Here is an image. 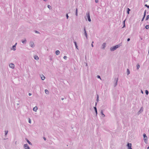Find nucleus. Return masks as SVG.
<instances>
[{"label": "nucleus", "instance_id": "f257e3e1", "mask_svg": "<svg viewBox=\"0 0 149 149\" xmlns=\"http://www.w3.org/2000/svg\"><path fill=\"white\" fill-rule=\"evenodd\" d=\"M120 47L119 45H116L115 46L111 47L110 48L111 51L113 52L116 50L118 48Z\"/></svg>", "mask_w": 149, "mask_h": 149}, {"label": "nucleus", "instance_id": "f03ea898", "mask_svg": "<svg viewBox=\"0 0 149 149\" xmlns=\"http://www.w3.org/2000/svg\"><path fill=\"white\" fill-rule=\"evenodd\" d=\"M85 18L86 20H87V19L89 22H91V19L90 18V14L89 13H86V16L85 17Z\"/></svg>", "mask_w": 149, "mask_h": 149}, {"label": "nucleus", "instance_id": "7ed1b4c3", "mask_svg": "<svg viewBox=\"0 0 149 149\" xmlns=\"http://www.w3.org/2000/svg\"><path fill=\"white\" fill-rule=\"evenodd\" d=\"M24 149H31L28 145L27 144H24L23 146Z\"/></svg>", "mask_w": 149, "mask_h": 149}, {"label": "nucleus", "instance_id": "20e7f679", "mask_svg": "<svg viewBox=\"0 0 149 149\" xmlns=\"http://www.w3.org/2000/svg\"><path fill=\"white\" fill-rule=\"evenodd\" d=\"M29 46L32 48H33L35 47L34 42L32 41H31L29 43Z\"/></svg>", "mask_w": 149, "mask_h": 149}, {"label": "nucleus", "instance_id": "39448f33", "mask_svg": "<svg viewBox=\"0 0 149 149\" xmlns=\"http://www.w3.org/2000/svg\"><path fill=\"white\" fill-rule=\"evenodd\" d=\"M143 136L144 141L146 143L147 141V137L145 134H143Z\"/></svg>", "mask_w": 149, "mask_h": 149}, {"label": "nucleus", "instance_id": "423d86ee", "mask_svg": "<svg viewBox=\"0 0 149 149\" xmlns=\"http://www.w3.org/2000/svg\"><path fill=\"white\" fill-rule=\"evenodd\" d=\"M106 45L107 44L106 43L104 42L101 45V48L103 49H104L106 47Z\"/></svg>", "mask_w": 149, "mask_h": 149}, {"label": "nucleus", "instance_id": "0eeeda50", "mask_svg": "<svg viewBox=\"0 0 149 149\" xmlns=\"http://www.w3.org/2000/svg\"><path fill=\"white\" fill-rule=\"evenodd\" d=\"M9 66L10 68L13 69L15 68V65L13 63H11L9 64Z\"/></svg>", "mask_w": 149, "mask_h": 149}, {"label": "nucleus", "instance_id": "6e6552de", "mask_svg": "<svg viewBox=\"0 0 149 149\" xmlns=\"http://www.w3.org/2000/svg\"><path fill=\"white\" fill-rule=\"evenodd\" d=\"M22 42L23 44H25L26 43L27 40L26 38H24L22 40Z\"/></svg>", "mask_w": 149, "mask_h": 149}, {"label": "nucleus", "instance_id": "1a4fd4ad", "mask_svg": "<svg viewBox=\"0 0 149 149\" xmlns=\"http://www.w3.org/2000/svg\"><path fill=\"white\" fill-rule=\"evenodd\" d=\"M11 50H13L14 51H15L16 50V47H15V46H13L11 48Z\"/></svg>", "mask_w": 149, "mask_h": 149}, {"label": "nucleus", "instance_id": "9d476101", "mask_svg": "<svg viewBox=\"0 0 149 149\" xmlns=\"http://www.w3.org/2000/svg\"><path fill=\"white\" fill-rule=\"evenodd\" d=\"M40 77H41V79L42 80H44L45 79V76L43 75V74L41 75L40 76Z\"/></svg>", "mask_w": 149, "mask_h": 149}, {"label": "nucleus", "instance_id": "9b49d317", "mask_svg": "<svg viewBox=\"0 0 149 149\" xmlns=\"http://www.w3.org/2000/svg\"><path fill=\"white\" fill-rule=\"evenodd\" d=\"M143 107H141L140 110L138 111V113L139 114L141 113L143 111Z\"/></svg>", "mask_w": 149, "mask_h": 149}, {"label": "nucleus", "instance_id": "f8f14e48", "mask_svg": "<svg viewBox=\"0 0 149 149\" xmlns=\"http://www.w3.org/2000/svg\"><path fill=\"white\" fill-rule=\"evenodd\" d=\"M38 107L37 106H36L33 108V110L35 111L36 112L38 110Z\"/></svg>", "mask_w": 149, "mask_h": 149}, {"label": "nucleus", "instance_id": "ddd939ff", "mask_svg": "<svg viewBox=\"0 0 149 149\" xmlns=\"http://www.w3.org/2000/svg\"><path fill=\"white\" fill-rule=\"evenodd\" d=\"M34 58L36 60H39V57H38L36 55H35L34 56Z\"/></svg>", "mask_w": 149, "mask_h": 149}, {"label": "nucleus", "instance_id": "4468645a", "mask_svg": "<svg viewBox=\"0 0 149 149\" xmlns=\"http://www.w3.org/2000/svg\"><path fill=\"white\" fill-rule=\"evenodd\" d=\"M127 146L128 147V149L131 148L132 146L131 143H128L127 144Z\"/></svg>", "mask_w": 149, "mask_h": 149}, {"label": "nucleus", "instance_id": "2eb2a0df", "mask_svg": "<svg viewBox=\"0 0 149 149\" xmlns=\"http://www.w3.org/2000/svg\"><path fill=\"white\" fill-rule=\"evenodd\" d=\"M60 52L59 50H56L55 52L56 54V55H58L60 54Z\"/></svg>", "mask_w": 149, "mask_h": 149}, {"label": "nucleus", "instance_id": "dca6fc26", "mask_svg": "<svg viewBox=\"0 0 149 149\" xmlns=\"http://www.w3.org/2000/svg\"><path fill=\"white\" fill-rule=\"evenodd\" d=\"M25 139L26 140V141H27V143L29 145H32V144L27 139Z\"/></svg>", "mask_w": 149, "mask_h": 149}, {"label": "nucleus", "instance_id": "f3484780", "mask_svg": "<svg viewBox=\"0 0 149 149\" xmlns=\"http://www.w3.org/2000/svg\"><path fill=\"white\" fill-rule=\"evenodd\" d=\"M84 34H85V36L87 38V33L86 32V29H84Z\"/></svg>", "mask_w": 149, "mask_h": 149}, {"label": "nucleus", "instance_id": "a211bd4d", "mask_svg": "<svg viewBox=\"0 0 149 149\" xmlns=\"http://www.w3.org/2000/svg\"><path fill=\"white\" fill-rule=\"evenodd\" d=\"M74 44H75V47H76V48L77 49H78V46L77 45V43H76V42H74Z\"/></svg>", "mask_w": 149, "mask_h": 149}, {"label": "nucleus", "instance_id": "6ab92c4d", "mask_svg": "<svg viewBox=\"0 0 149 149\" xmlns=\"http://www.w3.org/2000/svg\"><path fill=\"white\" fill-rule=\"evenodd\" d=\"M101 113L102 115V117L103 118L105 116V115L103 113V112L102 111L101 112Z\"/></svg>", "mask_w": 149, "mask_h": 149}, {"label": "nucleus", "instance_id": "aec40b11", "mask_svg": "<svg viewBox=\"0 0 149 149\" xmlns=\"http://www.w3.org/2000/svg\"><path fill=\"white\" fill-rule=\"evenodd\" d=\"M94 110H95V112L96 113V115H97V110L96 108V107H94Z\"/></svg>", "mask_w": 149, "mask_h": 149}, {"label": "nucleus", "instance_id": "412c9836", "mask_svg": "<svg viewBox=\"0 0 149 149\" xmlns=\"http://www.w3.org/2000/svg\"><path fill=\"white\" fill-rule=\"evenodd\" d=\"M45 93L47 94H48L49 93V91L47 89H45Z\"/></svg>", "mask_w": 149, "mask_h": 149}, {"label": "nucleus", "instance_id": "4be33fe9", "mask_svg": "<svg viewBox=\"0 0 149 149\" xmlns=\"http://www.w3.org/2000/svg\"><path fill=\"white\" fill-rule=\"evenodd\" d=\"M127 75H128L129 74H130V70H129V69H127Z\"/></svg>", "mask_w": 149, "mask_h": 149}, {"label": "nucleus", "instance_id": "5701e85b", "mask_svg": "<svg viewBox=\"0 0 149 149\" xmlns=\"http://www.w3.org/2000/svg\"><path fill=\"white\" fill-rule=\"evenodd\" d=\"M127 13L129 14V12L130 11V9L128 8H127Z\"/></svg>", "mask_w": 149, "mask_h": 149}, {"label": "nucleus", "instance_id": "b1692460", "mask_svg": "<svg viewBox=\"0 0 149 149\" xmlns=\"http://www.w3.org/2000/svg\"><path fill=\"white\" fill-rule=\"evenodd\" d=\"M145 28L146 29H149V25H147L145 26Z\"/></svg>", "mask_w": 149, "mask_h": 149}, {"label": "nucleus", "instance_id": "393cba45", "mask_svg": "<svg viewBox=\"0 0 149 149\" xmlns=\"http://www.w3.org/2000/svg\"><path fill=\"white\" fill-rule=\"evenodd\" d=\"M137 68L138 69L140 68V65L139 64H137L136 65Z\"/></svg>", "mask_w": 149, "mask_h": 149}, {"label": "nucleus", "instance_id": "a878e982", "mask_svg": "<svg viewBox=\"0 0 149 149\" xmlns=\"http://www.w3.org/2000/svg\"><path fill=\"white\" fill-rule=\"evenodd\" d=\"M75 15L76 16H77L78 13H77V9H76V10Z\"/></svg>", "mask_w": 149, "mask_h": 149}, {"label": "nucleus", "instance_id": "bb28decb", "mask_svg": "<svg viewBox=\"0 0 149 149\" xmlns=\"http://www.w3.org/2000/svg\"><path fill=\"white\" fill-rule=\"evenodd\" d=\"M117 81L118 80H117L115 83L114 84V86H116L117 84Z\"/></svg>", "mask_w": 149, "mask_h": 149}, {"label": "nucleus", "instance_id": "cd10ccee", "mask_svg": "<svg viewBox=\"0 0 149 149\" xmlns=\"http://www.w3.org/2000/svg\"><path fill=\"white\" fill-rule=\"evenodd\" d=\"M145 93L146 95H148V91L147 90H146L145 91Z\"/></svg>", "mask_w": 149, "mask_h": 149}, {"label": "nucleus", "instance_id": "c85d7f7f", "mask_svg": "<svg viewBox=\"0 0 149 149\" xmlns=\"http://www.w3.org/2000/svg\"><path fill=\"white\" fill-rule=\"evenodd\" d=\"M47 7L48 8H49V9H51V6L49 5H48L47 6Z\"/></svg>", "mask_w": 149, "mask_h": 149}, {"label": "nucleus", "instance_id": "c756f323", "mask_svg": "<svg viewBox=\"0 0 149 149\" xmlns=\"http://www.w3.org/2000/svg\"><path fill=\"white\" fill-rule=\"evenodd\" d=\"M29 122L30 124L31 123V120L30 118L29 119Z\"/></svg>", "mask_w": 149, "mask_h": 149}, {"label": "nucleus", "instance_id": "7c9ffc66", "mask_svg": "<svg viewBox=\"0 0 149 149\" xmlns=\"http://www.w3.org/2000/svg\"><path fill=\"white\" fill-rule=\"evenodd\" d=\"M63 58L65 60H66L67 58V57L66 56H64L63 57Z\"/></svg>", "mask_w": 149, "mask_h": 149}, {"label": "nucleus", "instance_id": "2f4dec72", "mask_svg": "<svg viewBox=\"0 0 149 149\" xmlns=\"http://www.w3.org/2000/svg\"><path fill=\"white\" fill-rule=\"evenodd\" d=\"M149 18V15H147L146 18V20H147Z\"/></svg>", "mask_w": 149, "mask_h": 149}, {"label": "nucleus", "instance_id": "473e14b6", "mask_svg": "<svg viewBox=\"0 0 149 149\" xmlns=\"http://www.w3.org/2000/svg\"><path fill=\"white\" fill-rule=\"evenodd\" d=\"M35 32L36 33H38V34L40 33V32L39 31H35Z\"/></svg>", "mask_w": 149, "mask_h": 149}, {"label": "nucleus", "instance_id": "72a5a7b5", "mask_svg": "<svg viewBox=\"0 0 149 149\" xmlns=\"http://www.w3.org/2000/svg\"><path fill=\"white\" fill-rule=\"evenodd\" d=\"M66 17L67 19H68V17H69V16H68V14H67L66 15Z\"/></svg>", "mask_w": 149, "mask_h": 149}, {"label": "nucleus", "instance_id": "f704fd0d", "mask_svg": "<svg viewBox=\"0 0 149 149\" xmlns=\"http://www.w3.org/2000/svg\"><path fill=\"white\" fill-rule=\"evenodd\" d=\"M97 77L98 78L100 79L101 80V79L100 78V76L98 75V76H97Z\"/></svg>", "mask_w": 149, "mask_h": 149}, {"label": "nucleus", "instance_id": "c9c22d12", "mask_svg": "<svg viewBox=\"0 0 149 149\" xmlns=\"http://www.w3.org/2000/svg\"><path fill=\"white\" fill-rule=\"evenodd\" d=\"M145 6H146L148 8H149V6L147 5V4H146L145 5Z\"/></svg>", "mask_w": 149, "mask_h": 149}, {"label": "nucleus", "instance_id": "e433bc0d", "mask_svg": "<svg viewBox=\"0 0 149 149\" xmlns=\"http://www.w3.org/2000/svg\"><path fill=\"white\" fill-rule=\"evenodd\" d=\"M146 11H145L144 12V16H143V18H144L145 16V15H146Z\"/></svg>", "mask_w": 149, "mask_h": 149}, {"label": "nucleus", "instance_id": "4c0bfd02", "mask_svg": "<svg viewBox=\"0 0 149 149\" xmlns=\"http://www.w3.org/2000/svg\"><path fill=\"white\" fill-rule=\"evenodd\" d=\"M95 2L96 3H98V0H95Z\"/></svg>", "mask_w": 149, "mask_h": 149}, {"label": "nucleus", "instance_id": "58836bf2", "mask_svg": "<svg viewBox=\"0 0 149 149\" xmlns=\"http://www.w3.org/2000/svg\"><path fill=\"white\" fill-rule=\"evenodd\" d=\"M5 134L6 135L8 133V131H5Z\"/></svg>", "mask_w": 149, "mask_h": 149}, {"label": "nucleus", "instance_id": "ea45409f", "mask_svg": "<svg viewBox=\"0 0 149 149\" xmlns=\"http://www.w3.org/2000/svg\"><path fill=\"white\" fill-rule=\"evenodd\" d=\"M130 40V39L129 38H128L127 39V41H129Z\"/></svg>", "mask_w": 149, "mask_h": 149}, {"label": "nucleus", "instance_id": "a19ab883", "mask_svg": "<svg viewBox=\"0 0 149 149\" xmlns=\"http://www.w3.org/2000/svg\"><path fill=\"white\" fill-rule=\"evenodd\" d=\"M17 44V43H16L13 46H15V47H16Z\"/></svg>", "mask_w": 149, "mask_h": 149}, {"label": "nucleus", "instance_id": "79ce46f5", "mask_svg": "<svg viewBox=\"0 0 149 149\" xmlns=\"http://www.w3.org/2000/svg\"><path fill=\"white\" fill-rule=\"evenodd\" d=\"M91 45V46L92 47H94V46H93V44L92 43Z\"/></svg>", "mask_w": 149, "mask_h": 149}, {"label": "nucleus", "instance_id": "37998d69", "mask_svg": "<svg viewBox=\"0 0 149 149\" xmlns=\"http://www.w3.org/2000/svg\"><path fill=\"white\" fill-rule=\"evenodd\" d=\"M29 96H31V93H29Z\"/></svg>", "mask_w": 149, "mask_h": 149}, {"label": "nucleus", "instance_id": "c03bdc74", "mask_svg": "<svg viewBox=\"0 0 149 149\" xmlns=\"http://www.w3.org/2000/svg\"><path fill=\"white\" fill-rule=\"evenodd\" d=\"M44 139L45 140H46V139L45 137L44 138Z\"/></svg>", "mask_w": 149, "mask_h": 149}, {"label": "nucleus", "instance_id": "a18cd8bd", "mask_svg": "<svg viewBox=\"0 0 149 149\" xmlns=\"http://www.w3.org/2000/svg\"><path fill=\"white\" fill-rule=\"evenodd\" d=\"M141 93L142 94H143V91L142 90H141Z\"/></svg>", "mask_w": 149, "mask_h": 149}, {"label": "nucleus", "instance_id": "49530a36", "mask_svg": "<svg viewBox=\"0 0 149 149\" xmlns=\"http://www.w3.org/2000/svg\"><path fill=\"white\" fill-rule=\"evenodd\" d=\"M125 20H124V22H123V23H124V24H125Z\"/></svg>", "mask_w": 149, "mask_h": 149}, {"label": "nucleus", "instance_id": "de8ad7c7", "mask_svg": "<svg viewBox=\"0 0 149 149\" xmlns=\"http://www.w3.org/2000/svg\"><path fill=\"white\" fill-rule=\"evenodd\" d=\"M125 24H124V26H123V27H125Z\"/></svg>", "mask_w": 149, "mask_h": 149}, {"label": "nucleus", "instance_id": "09e8293b", "mask_svg": "<svg viewBox=\"0 0 149 149\" xmlns=\"http://www.w3.org/2000/svg\"><path fill=\"white\" fill-rule=\"evenodd\" d=\"M43 1H47V0H43Z\"/></svg>", "mask_w": 149, "mask_h": 149}, {"label": "nucleus", "instance_id": "8fccbe9b", "mask_svg": "<svg viewBox=\"0 0 149 149\" xmlns=\"http://www.w3.org/2000/svg\"><path fill=\"white\" fill-rule=\"evenodd\" d=\"M147 149H149V146L147 148Z\"/></svg>", "mask_w": 149, "mask_h": 149}, {"label": "nucleus", "instance_id": "3c124183", "mask_svg": "<svg viewBox=\"0 0 149 149\" xmlns=\"http://www.w3.org/2000/svg\"><path fill=\"white\" fill-rule=\"evenodd\" d=\"M144 18H143V19H142V21H143V19H144Z\"/></svg>", "mask_w": 149, "mask_h": 149}, {"label": "nucleus", "instance_id": "603ef678", "mask_svg": "<svg viewBox=\"0 0 149 149\" xmlns=\"http://www.w3.org/2000/svg\"><path fill=\"white\" fill-rule=\"evenodd\" d=\"M132 149V148H131H131H129V149Z\"/></svg>", "mask_w": 149, "mask_h": 149}, {"label": "nucleus", "instance_id": "864d4df0", "mask_svg": "<svg viewBox=\"0 0 149 149\" xmlns=\"http://www.w3.org/2000/svg\"><path fill=\"white\" fill-rule=\"evenodd\" d=\"M63 99H63V98H62V100H63Z\"/></svg>", "mask_w": 149, "mask_h": 149}, {"label": "nucleus", "instance_id": "5fc2aeb1", "mask_svg": "<svg viewBox=\"0 0 149 149\" xmlns=\"http://www.w3.org/2000/svg\"><path fill=\"white\" fill-rule=\"evenodd\" d=\"M96 104H97V103H96V104H95V105L96 106Z\"/></svg>", "mask_w": 149, "mask_h": 149}, {"label": "nucleus", "instance_id": "6e6d98bb", "mask_svg": "<svg viewBox=\"0 0 149 149\" xmlns=\"http://www.w3.org/2000/svg\"><path fill=\"white\" fill-rule=\"evenodd\" d=\"M93 42H92V43L93 44Z\"/></svg>", "mask_w": 149, "mask_h": 149}, {"label": "nucleus", "instance_id": "4d7b16f0", "mask_svg": "<svg viewBox=\"0 0 149 149\" xmlns=\"http://www.w3.org/2000/svg\"><path fill=\"white\" fill-rule=\"evenodd\" d=\"M98 97L97 98V100H98Z\"/></svg>", "mask_w": 149, "mask_h": 149}, {"label": "nucleus", "instance_id": "13d9d810", "mask_svg": "<svg viewBox=\"0 0 149 149\" xmlns=\"http://www.w3.org/2000/svg\"><path fill=\"white\" fill-rule=\"evenodd\" d=\"M98 97L97 98V100H98Z\"/></svg>", "mask_w": 149, "mask_h": 149}, {"label": "nucleus", "instance_id": "bf43d9fd", "mask_svg": "<svg viewBox=\"0 0 149 149\" xmlns=\"http://www.w3.org/2000/svg\"><path fill=\"white\" fill-rule=\"evenodd\" d=\"M98 97L97 98V100H98Z\"/></svg>", "mask_w": 149, "mask_h": 149}]
</instances>
